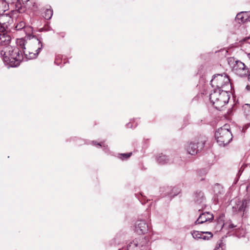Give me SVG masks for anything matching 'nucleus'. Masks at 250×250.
I'll list each match as a JSON object with an SVG mask.
<instances>
[{"instance_id":"obj_1","label":"nucleus","mask_w":250,"mask_h":250,"mask_svg":"<svg viewBox=\"0 0 250 250\" xmlns=\"http://www.w3.org/2000/svg\"><path fill=\"white\" fill-rule=\"evenodd\" d=\"M19 44L27 60L36 58L42 47V39L31 34H28L24 39H21Z\"/></svg>"},{"instance_id":"obj_2","label":"nucleus","mask_w":250,"mask_h":250,"mask_svg":"<svg viewBox=\"0 0 250 250\" xmlns=\"http://www.w3.org/2000/svg\"><path fill=\"white\" fill-rule=\"evenodd\" d=\"M3 60L5 64L10 67L19 66L23 59L21 54L20 53L19 49L11 46H7L1 51Z\"/></svg>"},{"instance_id":"obj_3","label":"nucleus","mask_w":250,"mask_h":250,"mask_svg":"<svg viewBox=\"0 0 250 250\" xmlns=\"http://www.w3.org/2000/svg\"><path fill=\"white\" fill-rule=\"evenodd\" d=\"M229 91L214 89L209 95V99L215 108L220 110L229 99Z\"/></svg>"},{"instance_id":"obj_4","label":"nucleus","mask_w":250,"mask_h":250,"mask_svg":"<svg viewBox=\"0 0 250 250\" xmlns=\"http://www.w3.org/2000/svg\"><path fill=\"white\" fill-rule=\"evenodd\" d=\"M212 87H216L215 89H220L223 90L230 91L231 84L229 76L226 74H217L214 75L210 81Z\"/></svg>"},{"instance_id":"obj_5","label":"nucleus","mask_w":250,"mask_h":250,"mask_svg":"<svg viewBox=\"0 0 250 250\" xmlns=\"http://www.w3.org/2000/svg\"><path fill=\"white\" fill-rule=\"evenodd\" d=\"M215 137L217 142L220 146L228 144L232 139L231 132L229 129V125L226 124L216 131Z\"/></svg>"},{"instance_id":"obj_6","label":"nucleus","mask_w":250,"mask_h":250,"mask_svg":"<svg viewBox=\"0 0 250 250\" xmlns=\"http://www.w3.org/2000/svg\"><path fill=\"white\" fill-rule=\"evenodd\" d=\"M127 250H149V242L146 237L136 238L127 246Z\"/></svg>"},{"instance_id":"obj_7","label":"nucleus","mask_w":250,"mask_h":250,"mask_svg":"<svg viewBox=\"0 0 250 250\" xmlns=\"http://www.w3.org/2000/svg\"><path fill=\"white\" fill-rule=\"evenodd\" d=\"M13 18L8 14L0 13V31H7L14 27L12 26Z\"/></svg>"},{"instance_id":"obj_8","label":"nucleus","mask_w":250,"mask_h":250,"mask_svg":"<svg viewBox=\"0 0 250 250\" xmlns=\"http://www.w3.org/2000/svg\"><path fill=\"white\" fill-rule=\"evenodd\" d=\"M204 141H195L188 143L186 146L187 152L192 155H195L204 146Z\"/></svg>"},{"instance_id":"obj_9","label":"nucleus","mask_w":250,"mask_h":250,"mask_svg":"<svg viewBox=\"0 0 250 250\" xmlns=\"http://www.w3.org/2000/svg\"><path fill=\"white\" fill-rule=\"evenodd\" d=\"M231 67L232 71L240 77L245 76L248 72L244 63L239 61H235Z\"/></svg>"},{"instance_id":"obj_10","label":"nucleus","mask_w":250,"mask_h":250,"mask_svg":"<svg viewBox=\"0 0 250 250\" xmlns=\"http://www.w3.org/2000/svg\"><path fill=\"white\" fill-rule=\"evenodd\" d=\"M191 234L194 239L197 240L203 239L204 240H208L213 236L212 233L209 231L193 230L191 231Z\"/></svg>"},{"instance_id":"obj_11","label":"nucleus","mask_w":250,"mask_h":250,"mask_svg":"<svg viewBox=\"0 0 250 250\" xmlns=\"http://www.w3.org/2000/svg\"><path fill=\"white\" fill-rule=\"evenodd\" d=\"M249 204L250 201L248 200L245 199L242 201H239L236 202L235 206H233V211L236 212H243V214H244V212L248 208Z\"/></svg>"},{"instance_id":"obj_12","label":"nucleus","mask_w":250,"mask_h":250,"mask_svg":"<svg viewBox=\"0 0 250 250\" xmlns=\"http://www.w3.org/2000/svg\"><path fill=\"white\" fill-rule=\"evenodd\" d=\"M148 228V225L144 220H139L135 223V230L138 234H145L147 232Z\"/></svg>"},{"instance_id":"obj_13","label":"nucleus","mask_w":250,"mask_h":250,"mask_svg":"<svg viewBox=\"0 0 250 250\" xmlns=\"http://www.w3.org/2000/svg\"><path fill=\"white\" fill-rule=\"evenodd\" d=\"M213 214L209 212L202 213L195 222V224H202L208 222H210L213 220Z\"/></svg>"},{"instance_id":"obj_14","label":"nucleus","mask_w":250,"mask_h":250,"mask_svg":"<svg viewBox=\"0 0 250 250\" xmlns=\"http://www.w3.org/2000/svg\"><path fill=\"white\" fill-rule=\"evenodd\" d=\"M17 30H22L26 34V36L28 34H31L32 32V28L29 26H25V23L24 21H21L18 23L15 27Z\"/></svg>"},{"instance_id":"obj_15","label":"nucleus","mask_w":250,"mask_h":250,"mask_svg":"<svg viewBox=\"0 0 250 250\" xmlns=\"http://www.w3.org/2000/svg\"><path fill=\"white\" fill-rule=\"evenodd\" d=\"M19 0H0V13H4L9 8V4L17 2Z\"/></svg>"},{"instance_id":"obj_16","label":"nucleus","mask_w":250,"mask_h":250,"mask_svg":"<svg viewBox=\"0 0 250 250\" xmlns=\"http://www.w3.org/2000/svg\"><path fill=\"white\" fill-rule=\"evenodd\" d=\"M214 192L215 198L219 201L224 194V189L221 185L217 184L214 187Z\"/></svg>"},{"instance_id":"obj_17","label":"nucleus","mask_w":250,"mask_h":250,"mask_svg":"<svg viewBox=\"0 0 250 250\" xmlns=\"http://www.w3.org/2000/svg\"><path fill=\"white\" fill-rule=\"evenodd\" d=\"M10 36L4 31H0V45H6L9 43Z\"/></svg>"},{"instance_id":"obj_18","label":"nucleus","mask_w":250,"mask_h":250,"mask_svg":"<svg viewBox=\"0 0 250 250\" xmlns=\"http://www.w3.org/2000/svg\"><path fill=\"white\" fill-rule=\"evenodd\" d=\"M249 12H241L237 14L236 20H238L239 22H244L247 21H249Z\"/></svg>"},{"instance_id":"obj_19","label":"nucleus","mask_w":250,"mask_h":250,"mask_svg":"<svg viewBox=\"0 0 250 250\" xmlns=\"http://www.w3.org/2000/svg\"><path fill=\"white\" fill-rule=\"evenodd\" d=\"M157 162L161 165H165L170 163V159L168 157L163 154L162 153L159 154L156 157Z\"/></svg>"},{"instance_id":"obj_20","label":"nucleus","mask_w":250,"mask_h":250,"mask_svg":"<svg viewBox=\"0 0 250 250\" xmlns=\"http://www.w3.org/2000/svg\"><path fill=\"white\" fill-rule=\"evenodd\" d=\"M205 200L204 193L202 191L196 192L194 195V201L197 204H201Z\"/></svg>"},{"instance_id":"obj_21","label":"nucleus","mask_w":250,"mask_h":250,"mask_svg":"<svg viewBox=\"0 0 250 250\" xmlns=\"http://www.w3.org/2000/svg\"><path fill=\"white\" fill-rule=\"evenodd\" d=\"M53 15V10L51 9H47L44 11L43 16L46 20H49Z\"/></svg>"},{"instance_id":"obj_22","label":"nucleus","mask_w":250,"mask_h":250,"mask_svg":"<svg viewBox=\"0 0 250 250\" xmlns=\"http://www.w3.org/2000/svg\"><path fill=\"white\" fill-rule=\"evenodd\" d=\"M215 250H226V246L225 244L223 243L222 241H220L217 244L216 247L215 248Z\"/></svg>"},{"instance_id":"obj_23","label":"nucleus","mask_w":250,"mask_h":250,"mask_svg":"<svg viewBox=\"0 0 250 250\" xmlns=\"http://www.w3.org/2000/svg\"><path fill=\"white\" fill-rule=\"evenodd\" d=\"M132 154V153L121 154V158L122 160L127 159Z\"/></svg>"},{"instance_id":"obj_24","label":"nucleus","mask_w":250,"mask_h":250,"mask_svg":"<svg viewBox=\"0 0 250 250\" xmlns=\"http://www.w3.org/2000/svg\"><path fill=\"white\" fill-rule=\"evenodd\" d=\"M207 173V171L206 169H201L198 171V173L199 175H205Z\"/></svg>"},{"instance_id":"obj_25","label":"nucleus","mask_w":250,"mask_h":250,"mask_svg":"<svg viewBox=\"0 0 250 250\" xmlns=\"http://www.w3.org/2000/svg\"><path fill=\"white\" fill-rule=\"evenodd\" d=\"M237 226L234 225V224L232 223L231 222L229 223L228 225V228L229 229H233L235 227H236Z\"/></svg>"},{"instance_id":"obj_26","label":"nucleus","mask_w":250,"mask_h":250,"mask_svg":"<svg viewBox=\"0 0 250 250\" xmlns=\"http://www.w3.org/2000/svg\"><path fill=\"white\" fill-rule=\"evenodd\" d=\"M170 190V188H167V192L170 196H172V195H171V193H169V191Z\"/></svg>"},{"instance_id":"obj_27","label":"nucleus","mask_w":250,"mask_h":250,"mask_svg":"<svg viewBox=\"0 0 250 250\" xmlns=\"http://www.w3.org/2000/svg\"><path fill=\"white\" fill-rule=\"evenodd\" d=\"M95 145L99 146H103V145H102V143H101V144H99V143H98V144H96V143H95Z\"/></svg>"},{"instance_id":"obj_28","label":"nucleus","mask_w":250,"mask_h":250,"mask_svg":"<svg viewBox=\"0 0 250 250\" xmlns=\"http://www.w3.org/2000/svg\"><path fill=\"white\" fill-rule=\"evenodd\" d=\"M250 17L249 18V21L250 22V15H249Z\"/></svg>"}]
</instances>
